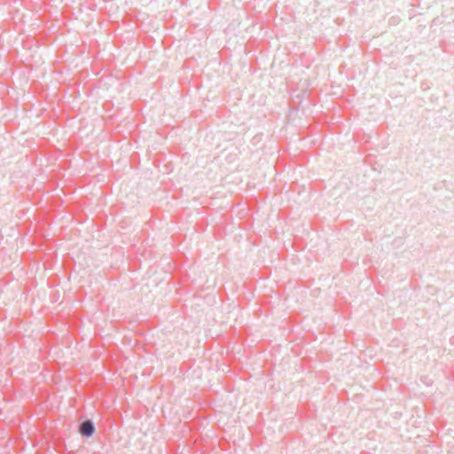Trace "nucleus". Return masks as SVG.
Returning a JSON list of instances; mask_svg holds the SVG:
<instances>
[{
    "label": "nucleus",
    "mask_w": 454,
    "mask_h": 454,
    "mask_svg": "<svg viewBox=\"0 0 454 454\" xmlns=\"http://www.w3.org/2000/svg\"><path fill=\"white\" fill-rule=\"evenodd\" d=\"M95 431L94 426L91 421H85L80 427V434L83 436L90 437Z\"/></svg>",
    "instance_id": "f257e3e1"
}]
</instances>
